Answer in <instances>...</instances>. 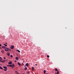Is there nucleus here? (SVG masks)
Returning <instances> with one entry per match:
<instances>
[{
  "mask_svg": "<svg viewBox=\"0 0 74 74\" xmlns=\"http://www.w3.org/2000/svg\"><path fill=\"white\" fill-rule=\"evenodd\" d=\"M9 67H10L12 69H14V68L15 67V65H14V64H12V65H10Z\"/></svg>",
  "mask_w": 74,
  "mask_h": 74,
  "instance_id": "obj_1",
  "label": "nucleus"
},
{
  "mask_svg": "<svg viewBox=\"0 0 74 74\" xmlns=\"http://www.w3.org/2000/svg\"><path fill=\"white\" fill-rule=\"evenodd\" d=\"M14 45H12L11 46V48L12 49H14Z\"/></svg>",
  "mask_w": 74,
  "mask_h": 74,
  "instance_id": "obj_2",
  "label": "nucleus"
},
{
  "mask_svg": "<svg viewBox=\"0 0 74 74\" xmlns=\"http://www.w3.org/2000/svg\"><path fill=\"white\" fill-rule=\"evenodd\" d=\"M5 62V60H1V62H2V63H4V62Z\"/></svg>",
  "mask_w": 74,
  "mask_h": 74,
  "instance_id": "obj_3",
  "label": "nucleus"
},
{
  "mask_svg": "<svg viewBox=\"0 0 74 74\" xmlns=\"http://www.w3.org/2000/svg\"><path fill=\"white\" fill-rule=\"evenodd\" d=\"M5 49H7V50H8V51H11V49L8 48H6Z\"/></svg>",
  "mask_w": 74,
  "mask_h": 74,
  "instance_id": "obj_4",
  "label": "nucleus"
},
{
  "mask_svg": "<svg viewBox=\"0 0 74 74\" xmlns=\"http://www.w3.org/2000/svg\"><path fill=\"white\" fill-rule=\"evenodd\" d=\"M12 62L10 61L8 62V64H12Z\"/></svg>",
  "mask_w": 74,
  "mask_h": 74,
  "instance_id": "obj_5",
  "label": "nucleus"
},
{
  "mask_svg": "<svg viewBox=\"0 0 74 74\" xmlns=\"http://www.w3.org/2000/svg\"><path fill=\"white\" fill-rule=\"evenodd\" d=\"M3 68H4V69H7V67L5 66H4L3 67Z\"/></svg>",
  "mask_w": 74,
  "mask_h": 74,
  "instance_id": "obj_6",
  "label": "nucleus"
},
{
  "mask_svg": "<svg viewBox=\"0 0 74 74\" xmlns=\"http://www.w3.org/2000/svg\"><path fill=\"white\" fill-rule=\"evenodd\" d=\"M16 59L17 60H19V58H18V57H16Z\"/></svg>",
  "mask_w": 74,
  "mask_h": 74,
  "instance_id": "obj_7",
  "label": "nucleus"
},
{
  "mask_svg": "<svg viewBox=\"0 0 74 74\" xmlns=\"http://www.w3.org/2000/svg\"><path fill=\"white\" fill-rule=\"evenodd\" d=\"M7 55L8 56H9L10 55V53H7Z\"/></svg>",
  "mask_w": 74,
  "mask_h": 74,
  "instance_id": "obj_8",
  "label": "nucleus"
},
{
  "mask_svg": "<svg viewBox=\"0 0 74 74\" xmlns=\"http://www.w3.org/2000/svg\"><path fill=\"white\" fill-rule=\"evenodd\" d=\"M5 46H3L2 47V48H4V49H5L6 48H5Z\"/></svg>",
  "mask_w": 74,
  "mask_h": 74,
  "instance_id": "obj_9",
  "label": "nucleus"
},
{
  "mask_svg": "<svg viewBox=\"0 0 74 74\" xmlns=\"http://www.w3.org/2000/svg\"><path fill=\"white\" fill-rule=\"evenodd\" d=\"M17 51L19 52V53H20V52H21V51H20L19 50H17Z\"/></svg>",
  "mask_w": 74,
  "mask_h": 74,
  "instance_id": "obj_10",
  "label": "nucleus"
},
{
  "mask_svg": "<svg viewBox=\"0 0 74 74\" xmlns=\"http://www.w3.org/2000/svg\"><path fill=\"white\" fill-rule=\"evenodd\" d=\"M26 66H27V67H28V63H26Z\"/></svg>",
  "mask_w": 74,
  "mask_h": 74,
  "instance_id": "obj_11",
  "label": "nucleus"
},
{
  "mask_svg": "<svg viewBox=\"0 0 74 74\" xmlns=\"http://www.w3.org/2000/svg\"><path fill=\"white\" fill-rule=\"evenodd\" d=\"M55 70L56 71H58V69L57 68H55Z\"/></svg>",
  "mask_w": 74,
  "mask_h": 74,
  "instance_id": "obj_12",
  "label": "nucleus"
},
{
  "mask_svg": "<svg viewBox=\"0 0 74 74\" xmlns=\"http://www.w3.org/2000/svg\"><path fill=\"white\" fill-rule=\"evenodd\" d=\"M3 45H5V47H7V45L5 44H3Z\"/></svg>",
  "mask_w": 74,
  "mask_h": 74,
  "instance_id": "obj_13",
  "label": "nucleus"
},
{
  "mask_svg": "<svg viewBox=\"0 0 74 74\" xmlns=\"http://www.w3.org/2000/svg\"><path fill=\"white\" fill-rule=\"evenodd\" d=\"M45 72H46V71L45 70L44 71V74H45Z\"/></svg>",
  "mask_w": 74,
  "mask_h": 74,
  "instance_id": "obj_14",
  "label": "nucleus"
},
{
  "mask_svg": "<svg viewBox=\"0 0 74 74\" xmlns=\"http://www.w3.org/2000/svg\"><path fill=\"white\" fill-rule=\"evenodd\" d=\"M18 64L19 65V66H21V64L19 63V62H18Z\"/></svg>",
  "mask_w": 74,
  "mask_h": 74,
  "instance_id": "obj_15",
  "label": "nucleus"
},
{
  "mask_svg": "<svg viewBox=\"0 0 74 74\" xmlns=\"http://www.w3.org/2000/svg\"><path fill=\"white\" fill-rule=\"evenodd\" d=\"M4 50H5V51H6V52H7V51H9L8 50L6 49H4Z\"/></svg>",
  "mask_w": 74,
  "mask_h": 74,
  "instance_id": "obj_16",
  "label": "nucleus"
},
{
  "mask_svg": "<svg viewBox=\"0 0 74 74\" xmlns=\"http://www.w3.org/2000/svg\"><path fill=\"white\" fill-rule=\"evenodd\" d=\"M7 69H4V71H7Z\"/></svg>",
  "mask_w": 74,
  "mask_h": 74,
  "instance_id": "obj_17",
  "label": "nucleus"
},
{
  "mask_svg": "<svg viewBox=\"0 0 74 74\" xmlns=\"http://www.w3.org/2000/svg\"><path fill=\"white\" fill-rule=\"evenodd\" d=\"M0 69H3V68L1 66H0Z\"/></svg>",
  "mask_w": 74,
  "mask_h": 74,
  "instance_id": "obj_18",
  "label": "nucleus"
},
{
  "mask_svg": "<svg viewBox=\"0 0 74 74\" xmlns=\"http://www.w3.org/2000/svg\"><path fill=\"white\" fill-rule=\"evenodd\" d=\"M27 70V67H25V70Z\"/></svg>",
  "mask_w": 74,
  "mask_h": 74,
  "instance_id": "obj_19",
  "label": "nucleus"
},
{
  "mask_svg": "<svg viewBox=\"0 0 74 74\" xmlns=\"http://www.w3.org/2000/svg\"><path fill=\"white\" fill-rule=\"evenodd\" d=\"M10 57H11V58H13V56H12V55H11L10 56Z\"/></svg>",
  "mask_w": 74,
  "mask_h": 74,
  "instance_id": "obj_20",
  "label": "nucleus"
},
{
  "mask_svg": "<svg viewBox=\"0 0 74 74\" xmlns=\"http://www.w3.org/2000/svg\"><path fill=\"white\" fill-rule=\"evenodd\" d=\"M47 58H49V55H48L47 56Z\"/></svg>",
  "mask_w": 74,
  "mask_h": 74,
  "instance_id": "obj_21",
  "label": "nucleus"
},
{
  "mask_svg": "<svg viewBox=\"0 0 74 74\" xmlns=\"http://www.w3.org/2000/svg\"><path fill=\"white\" fill-rule=\"evenodd\" d=\"M59 73V71H57V74H58Z\"/></svg>",
  "mask_w": 74,
  "mask_h": 74,
  "instance_id": "obj_22",
  "label": "nucleus"
},
{
  "mask_svg": "<svg viewBox=\"0 0 74 74\" xmlns=\"http://www.w3.org/2000/svg\"><path fill=\"white\" fill-rule=\"evenodd\" d=\"M28 74H29V73H30V72L29 71H28L27 72Z\"/></svg>",
  "mask_w": 74,
  "mask_h": 74,
  "instance_id": "obj_23",
  "label": "nucleus"
},
{
  "mask_svg": "<svg viewBox=\"0 0 74 74\" xmlns=\"http://www.w3.org/2000/svg\"><path fill=\"white\" fill-rule=\"evenodd\" d=\"M32 69H34V67H32Z\"/></svg>",
  "mask_w": 74,
  "mask_h": 74,
  "instance_id": "obj_24",
  "label": "nucleus"
},
{
  "mask_svg": "<svg viewBox=\"0 0 74 74\" xmlns=\"http://www.w3.org/2000/svg\"><path fill=\"white\" fill-rule=\"evenodd\" d=\"M0 58L1 59V60H3V59H2V58H1V57Z\"/></svg>",
  "mask_w": 74,
  "mask_h": 74,
  "instance_id": "obj_25",
  "label": "nucleus"
},
{
  "mask_svg": "<svg viewBox=\"0 0 74 74\" xmlns=\"http://www.w3.org/2000/svg\"><path fill=\"white\" fill-rule=\"evenodd\" d=\"M7 66H8V67H9L10 65H7Z\"/></svg>",
  "mask_w": 74,
  "mask_h": 74,
  "instance_id": "obj_26",
  "label": "nucleus"
},
{
  "mask_svg": "<svg viewBox=\"0 0 74 74\" xmlns=\"http://www.w3.org/2000/svg\"><path fill=\"white\" fill-rule=\"evenodd\" d=\"M3 58H4V59H5V57H4Z\"/></svg>",
  "mask_w": 74,
  "mask_h": 74,
  "instance_id": "obj_27",
  "label": "nucleus"
},
{
  "mask_svg": "<svg viewBox=\"0 0 74 74\" xmlns=\"http://www.w3.org/2000/svg\"><path fill=\"white\" fill-rule=\"evenodd\" d=\"M1 46V45L0 44V46Z\"/></svg>",
  "mask_w": 74,
  "mask_h": 74,
  "instance_id": "obj_28",
  "label": "nucleus"
},
{
  "mask_svg": "<svg viewBox=\"0 0 74 74\" xmlns=\"http://www.w3.org/2000/svg\"><path fill=\"white\" fill-rule=\"evenodd\" d=\"M37 64H35L36 66H37Z\"/></svg>",
  "mask_w": 74,
  "mask_h": 74,
  "instance_id": "obj_29",
  "label": "nucleus"
},
{
  "mask_svg": "<svg viewBox=\"0 0 74 74\" xmlns=\"http://www.w3.org/2000/svg\"><path fill=\"white\" fill-rule=\"evenodd\" d=\"M5 44H7V43L6 42V43H5Z\"/></svg>",
  "mask_w": 74,
  "mask_h": 74,
  "instance_id": "obj_30",
  "label": "nucleus"
},
{
  "mask_svg": "<svg viewBox=\"0 0 74 74\" xmlns=\"http://www.w3.org/2000/svg\"><path fill=\"white\" fill-rule=\"evenodd\" d=\"M18 73V72L17 71L16 72V73Z\"/></svg>",
  "mask_w": 74,
  "mask_h": 74,
  "instance_id": "obj_31",
  "label": "nucleus"
},
{
  "mask_svg": "<svg viewBox=\"0 0 74 74\" xmlns=\"http://www.w3.org/2000/svg\"><path fill=\"white\" fill-rule=\"evenodd\" d=\"M15 62H16V61H15Z\"/></svg>",
  "mask_w": 74,
  "mask_h": 74,
  "instance_id": "obj_32",
  "label": "nucleus"
},
{
  "mask_svg": "<svg viewBox=\"0 0 74 74\" xmlns=\"http://www.w3.org/2000/svg\"><path fill=\"white\" fill-rule=\"evenodd\" d=\"M17 74H19V73H17Z\"/></svg>",
  "mask_w": 74,
  "mask_h": 74,
  "instance_id": "obj_33",
  "label": "nucleus"
},
{
  "mask_svg": "<svg viewBox=\"0 0 74 74\" xmlns=\"http://www.w3.org/2000/svg\"><path fill=\"white\" fill-rule=\"evenodd\" d=\"M0 62H1V60H0Z\"/></svg>",
  "mask_w": 74,
  "mask_h": 74,
  "instance_id": "obj_34",
  "label": "nucleus"
},
{
  "mask_svg": "<svg viewBox=\"0 0 74 74\" xmlns=\"http://www.w3.org/2000/svg\"><path fill=\"white\" fill-rule=\"evenodd\" d=\"M46 74H48V73H46Z\"/></svg>",
  "mask_w": 74,
  "mask_h": 74,
  "instance_id": "obj_35",
  "label": "nucleus"
},
{
  "mask_svg": "<svg viewBox=\"0 0 74 74\" xmlns=\"http://www.w3.org/2000/svg\"><path fill=\"white\" fill-rule=\"evenodd\" d=\"M26 66L25 65V67Z\"/></svg>",
  "mask_w": 74,
  "mask_h": 74,
  "instance_id": "obj_36",
  "label": "nucleus"
},
{
  "mask_svg": "<svg viewBox=\"0 0 74 74\" xmlns=\"http://www.w3.org/2000/svg\"><path fill=\"white\" fill-rule=\"evenodd\" d=\"M0 58H1V57H0Z\"/></svg>",
  "mask_w": 74,
  "mask_h": 74,
  "instance_id": "obj_37",
  "label": "nucleus"
},
{
  "mask_svg": "<svg viewBox=\"0 0 74 74\" xmlns=\"http://www.w3.org/2000/svg\"><path fill=\"white\" fill-rule=\"evenodd\" d=\"M55 74H56V73H55Z\"/></svg>",
  "mask_w": 74,
  "mask_h": 74,
  "instance_id": "obj_38",
  "label": "nucleus"
}]
</instances>
